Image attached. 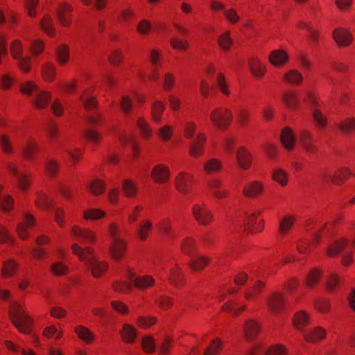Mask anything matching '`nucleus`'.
<instances>
[{
  "label": "nucleus",
  "mask_w": 355,
  "mask_h": 355,
  "mask_svg": "<svg viewBox=\"0 0 355 355\" xmlns=\"http://www.w3.org/2000/svg\"><path fill=\"white\" fill-rule=\"evenodd\" d=\"M73 253L76 254L80 261H86L87 267L91 270L92 276L95 278L100 277L102 274L107 271V263L97 260L94 249L91 247L81 248L78 243H73L71 245Z\"/></svg>",
  "instance_id": "obj_1"
},
{
  "label": "nucleus",
  "mask_w": 355,
  "mask_h": 355,
  "mask_svg": "<svg viewBox=\"0 0 355 355\" xmlns=\"http://www.w3.org/2000/svg\"><path fill=\"white\" fill-rule=\"evenodd\" d=\"M9 317L12 324L21 332L31 331L32 319L26 311L22 304L12 302L9 306Z\"/></svg>",
  "instance_id": "obj_2"
},
{
  "label": "nucleus",
  "mask_w": 355,
  "mask_h": 355,
  "mask_svg": "<svg viewBox=\"0 0 355 355\" xmlns=\"http://www.w3.org/2000/svg\"><path fill=\"white\" fill-rule=\"evenodd\" d=\"M209 119L215 126L220 130H226L231 124L233 116L230 109L220 107L211 112Z\"/></svg>",
  "instance_id": "obj_3"
},
{
  "label": "nucleus",
  "mask_w": 355,
  "mask_h": 355,
  "mask_svg": "<svg viewBox=\"0 0 355 355\" xmlns=\"http://www.w3.org/2000/svg\"><path fill=\"white\" fill-rule=\"evenodd\" d=\"M260 212H241L238 216L237 220L243 222L245 230L252 234H257L261 232L264 229V221L261 220L258 222L257 225L254 226Z\"/></svg>",
  "instance_id": "obj_4"
},
{
  "label": "nucleus",
  "mask_w": 355,
  "mask_h": 355,
  "mask_svg": "<svg viewBox=\"0 0 355 355\" xmlns=\"http://www.w3.org/2000/svg\"><path fill=\"white\" fill-rule=\"evenodd\" d=\"M266 304L269 311L275 314L283 313L287 307V301L280 292H273L266 298Z\"/></svg>",
  "instance_id": "obj_5"
},
{
  "label": "nucleus",
  "mask_w": 355,
  "mask_h": 355,
  "mask_svg": "<svg viewBox=\"0 0 355 355\" xmlns=\"http://www.w3.org/2000/svg\"><path fill=\"white\" fill-rule=\"evenodd\" d=\"M192 213L194 218L200 225L207 226L213 221V214L205 204L194 205L192 208Z\"/></svg>",
  "instance_id": "obj_6"
},
{
  "label": "nucleus",
  "mask_w": 355,
  "mask_h": 355,
  "mask_svg": "<svg viewBox=\"0 0 355 355\" xmlns=\"http://www.w3.org/2000/svg\"><path fill=\"white\" fill-rule=\"evenodd\" d=\"M72 12L73 8L69 3L62 2L58 5L56 10V17L61 26L64 27H69L71 26Z\"/></svg>",
  "instance_id": "obj_7"
},
{
  "label": "nucleus",
  "mask_w": 355,
  "mask_h": 355,
  "mask_svg": "<svg viewBox=\"0 0 355 355\" xmlns=\"http://www.w3.org/2000/svg\"><path fill=\"white\" fill-rule=\"evenodd\" d=\"M332 36L336 43L340 47L348 46L353 40L352 33L345 28H336L332 33Z\"/></svg>",
  "instance_id": "obj_8"
},
{
  "label": "nucleus",
  "mask_w": 355,
  "mask_h": 355,
  "mask_svg": "<svg viewBox=\"0 0 355 355\" xmlns=\"http://www.w3.org/2000/svg\"><path fill=\"white\" fill-rule=\"evenodd\" d=\"M151 178L157 184L166 183L170 178L169 168L163 164L155 166L151 171Z\"/></svg>",
  "instance_id": "obj_9"
},
{
  "label": "nucleus",
  "mask_w": 355,
  "mask_h": 355,
  "mask_svg": "<svg viewBox=\"0 0 355 355\" xmlns=\"http://www.w3.org/2000/svg\"><path fill=\"white\" fill-rule=\"evenodd\" d=\"M72 234L75 239L82 243H95L96 235L94 232L89 229L82 228L79 226L72 227Z\"/></svg>",
  "instance_id": "obj_10"
},
{
  "label": "nucleus",
  "mask_w": 355,
  "mask_h": 355,
  "mask_svg": "<svg viewBox=\"0 0 355 355\" xmlns=\"http://www.w3.org/2000/svg\"><path fill=\"white\" fill-rule=\"evenodd\" d=\"M7 168L13 176L17 178L19 189L24 191L28 190L31 184V175L26 173H19L13 164H8Z\"/></svg>",
  "instance_id": "obj_11"
},
{
  "label": "nucleus",
  "mask_w": 355,
  "mask_h": 355,
  "mask_svg": "<svg viewBox=\"0 0 355 355\" xmlns=\"http://www.w3.org/2000/svg\"><path fill=\"white\" fill-rule=\"evenodd\" d=\"M35 225V218L30 213H26L24 216V221L21 222L17 227L18 236L22 240L28 239L29 236L28 229Z\"/></svg>",
  "instance_id": "obj_12"
},
{
  "label": "nucleus",
  "mask_w": 355,
  "mask_h": 355,
  "mask_svg": "<svg viewBox=\"0 0 355 355\" xmlns=\"http://www.w3.org/2000/svg\"><path fill=\"white\" fill-rule=\"evenodd\" d=\"M300 143L305 151L308 153L316 155L319 148L313 144L312 134L307 131L303 130L299 136Z\"/></svg>",
  "instance_id": "obj_13"
},
{
  "label": "nucleus",
  "mask_w": 355,
  "mask_h": 355,
  "mask_svg": "<svg viewBox=\"0 0 355 355\" xmlns=\"http://www.w3.org/2000/svg\"><path fill=\"white\" fill-rule=\"evenodd\" d=\"M192 175L186 172L180 173L175 178L176 189L183 193L189 192L192 185Z\"/></svg>",
  "instance_id": "obj_14"
},
{
  "label": "nucleus",
  "mask_w": 355,
  "mask_h": 355,
  "mask_svg": "<svg viewBox=\"0 0 355 355\" xmlns=\"http://www.w3.org/2000/svg\"><path fill=\"white\" fill-rule=\"evenodd\" d=\"M263 185L259 181H252L246 183L243 189L242 193L245 198H257L261 195Z\"/></svg>",
  "instance_id": "obj_15"
},
{
  "label": "nucleus",
  "mask_w": 355,
  "mask_h": 355,
  "mask_svg": "<svg viewBox=\"0 0 355 355\" xmlns=\"http://www.w3.org/2000/svg\"><path fill=\"white\" fill-rule=\"evenodd\" d=\"M168 282L172 286L177 288H182L186 283L184 275L181 268L177 264L171 269L168 275Z\"/></svg>",
  "instance_id": "obj_16"
},
{
  "label": "nucleus",
  "mask_w": 355,
  "mask_h": 355,
  "mask_svg": "<svg viewBox=\"0 0 355 355\" xmlns=\"http://www.w3.org/2000/svg\"><path fill=\"white\" fill-rule=\"evenodd\" d=\"M248 66L252 76L257 79H261L267 71L266 66L255 56L249 59Z\"/></svg>",
  "instance_id": "obj_17"
},
{
  "label": "nucleus",
  "mask_w": 355,
  "mask_h": 355,
  "mask_svg": "<svg viewBox=\"0 0 355 355\" xmlns=\"http://www.w3.org/2000/svg\"><path fill=\"white\" fill-rule=\"evenodd\" d=\"M206 141V136L202 134H198L195 141L191 143L189 154L193 157H199L204 153V144Z\"/></svg>",
  "instance_id": "obj_18"
},
{
  "label": "nucleus",
  "mask_w": 355,
  "mask_h": 355,
  "mask_svg": "<svg viewBox=\"0 0 355 355\" xmlns=\"http://www.w3.org/2000/svg\"><path fill=\"white\" fill-rule=\"evenodd\" d=\"M134 275L130 274V279L133 281L134 286L139 290L144 291L155 285V279L150 275L138 276L133 279Z\"/></svg>",
  "instance_id": "obj_19"
},
{
  "label": "nucleus",
  "mask_w": 355,
  "mask_h": 355,
  "mask_svg": "<svg viewBox=\"0 0 355 355\" xmlns=\"http://www.w3.org/2000/svg\"><path fill=\"white\" fill-rule=\"evenodd\" d=\"M113 259L119 261L123 259L126 252V243L123 239H115L110 249Z\"/></svg>",
  "instance_id": "obj_20"
},
{
  "label": "nucleus",
  "mask_w": 355,
  "mask_h": 355,
  "mask_svg": "<svg viewBox=\"0 0 355 355\" xmlns=\"http://www.w3.org/2000/svg\"><path fill=\"white\" fill-rule=\"evenodd\" d=\"M349 245V240L342 238L329 245L327 249V254L329 257H336Z\"/></svg>",
  "instance_id": "obj_21"
},
{
  "label": "nucleus",
  "mask_w": 355,
  "mask_h": 355,
  "mask_svg": "<svg viewBox=\"0 0 355 355\" xmlns=\"http://www.w3.org/2000/svg\"><path fill=\"white\" fill-rule=\"evenodd\" d=\"M236 158L240 167L244 170L250 168L252 164V155L243 146L239 148L236 152Z\"/></svg>",
  "instance_id": "obj_22"
},
{
  "label": "nucleus",
  "mask_w": 355,
  "mask_h": 355,
  "mask_svg": "<svg viewBox=\"0 0 355 355\" xmlns=\"http://www.w3.org/2000/svg\"><path fill=\"white\" fill-rule=\"evenodd\" d=\"M157 226L159 234L171 239H174L178 236L175 230L172 227V222L169 218H165L160 220Z\"/></svg>",
  "instance_id": "obj_23"
},
{
  "label": "nucleus",
  "mask_w": 355,
  "mask_h": 355,
  "mask_svg": "<svg viewBox=\"0 0 355 355\" xmlns=\"http://www.w3.org/2000/svg\"><path fill=\"white\" fill-rule=\"evenodd\" d=\"M280 140L282 145L288 150H292L295 142V138L293 130L289 127L282 129L280 135Z\"/></svg>",
  "instance_id": "obj_24"
},
{
  "label": "nucleus",
  "mask_w": 355,
  "mask_h": 355,
  "mask_svg": "<svg viewBox=\"0 0 355 355\" xmlns=\"http://www.w3.org/2000/svg\"><path fill=\"white\" fill-rule=\"evenodd\" d=\"M93 92L94 89L92 87H88L83 92L80 97V100L84 102V107L87 110L95 109L98 106V102L96 97L90 96Z\"/></svg>",
  "instance_id": "obj_25"
},
{
  "label": "nucleus",
  "mask_w": 355,
  "mask_h": 355,
  "mask_svg": "<svg viewBox=\"0 0 355 355\" xmlns=\"http://www.w3.org/2000/svg\"><path fill=\"white\" fill-rule=\"evenodd\" d=\"M268 58L272 65L279 67L288 62V55L284 50L277 49L272 51Z\"/></svg>",
  "instance_id": "obj_26"
},
{
  "label": "nucleus",
  "mask_w": 355,
  "mask_h": 355,
  "mask_svg": "<svg viewBox=\"0 0 355 355\" xmlns=\"http://www.w3.org/2000/svg\"><path fill=\"white\" fill-rule=\"evenodd\" d=\"M352 175V172L347 167H342L337 170L331 177V182L336 185H342Z\"/></svg>",
  "instance_id": "obj_27"
},
{
  "label": "nucleus",
  "mask_w": 355,
  "mask_h": 355,
  "mask_svg": "<svg viewBox=\"0 0 355 355\" xmlns=\"http://www.w3.org/2000/svg\"><path fill=\"white\" fill-rule=\"evenodd\" d=\"M309 323V316L304 311L297 312L293 318V327L297 330H302Z\"/></svg>",
  "instance_id": "obj_28"
},
{
  "label": "nucleus",
  "mask_w": 355,
  "mask_h": 355,
  "mask_svg": "<svg viewBox=\"0 0 355 355\" xmlns=\"http://www.w3.org/2000/svg\"><path fill=\"white\" fill-rule=\"evenodd\" d=\"M37 144L32 139H28L26 146L22 148L23 156L28 160H33L34 155L39 151Z\"/></svg>",
  "instance_id": "obj_29"
},
{
  "label": "nucleus",
  "mask_w": 355,
  "mask_h": 355,
  "mask_svg": "<svg viewBox=\"0 0 355 355\" xmlns=\"http://www.w3.org/2000/svg\"><path fill=\"white\" fill-rule=\"evenodd\" d=\"M153 224L150 220L141 221L137 228V234L138 238L141 241H145L152 230Z\"/></svg>",
  "instance_id": "obj_30"
},
{
  "label": "nucleus",
  "mask_w": 355,
  "mask_h": 355,
  "mask_svg": "<svg viewBox=\"0 0 355 355\" xmlns=\"http://www.w3.org/2000/svg\"><path fill=\"white\" fill-rule=\"evenodd\" d=\"M283 101L290 109L297 108L300 103L297 93L293 91L285 92L283 94Z\"/></svg>",
  "instance_id": "obj_31"
},
{
  "label": "nucleus",
  "mask_w": 355,
  "mask_h": 355,
  "mask_svg": "<svg viewBox=\"0 0 355 355\" xmlns=\"http://www.w3.org/2000/svg\"><path fill=\"white\" fill-rule=\"evenodd\" d=\"M315 127L322 130L327 125V118L321 112L320 109H314L312 113Z\"/></svg>",
  "instance_id": "obj_32"
},
{
  "label": "nucleus",
  "mask_w": 355,
  "mask_h": 355,
  "mask_svg": "<svg viewBox=\"0 0 355 355\" xmlns=\"http://www.w3.org/2000/svg\"><path fill=\"white\" fill-rule=\"evenodd\" d=\"M295 218L291 215H285L279 223V232L282 235L286 234L294 225Z\"/></svg>",
  "instance_id": "obj_33"
},
{
  "label": "nucleus",
  "mask_w": 355,
  "mask_h": 355,
  "mask_svg": "<svg viewBox=\"0 0 355 355\" xmlns=\"http://www.w3.org/2000/svg\"><path fill=\"white\" fill-rule=\"evenodd\" d=\"M182 252L188 256H193L196 252V244L193 238L187 237L181 243Z\"/></svg>",
  "instance_id": "obj_34"
},
{
  "label": "nucleus",
  "mask_w": 355,
  "mask_h": 355,
  "mask_svg": "<svg viewBox=\"0 0 355 355\" xmlns=\"http://www.w3.org/2000/svg\"><path fill=\"white\" fill-rule=\"evenodd\" d=\"M284 80L298 85L302 84L303 76L297 70L291 69L284 74Z\"/></svg>",
  "instance_id": "obj_35"
},
{
  "label": "nucleus",
  "mask_w": 355,
  "mask_h": 355,
  "mask_svg": "<svg viewBox=\"0 0 355 355\" xmlns=\"http://www.w3.org/2000/svg\"><path fill=\"white\" fill-rule=\"evenodd\" d=\"M57 62L64 65L69 60V48L67 44L60 45L56 51Z\"/></svg>",
  "instance_id": "obj_36"
},
{
  "label": "nucleus",
  "mask_w": 355,
  "mask_h": 355,
  "mask_svg": "<svg viewBox=\"0 0 355 355\" xmlns=\"http://www.w3.org/2000/svg\"><path fill=\"white\" fill-rule=\"evenodd\" d=\"M165 110V105L160 101H155L151 107V115L153 119L156 122H159Z\"/></svg>",
  "instance_id": "obj_37"
},
{
  "label": "nucleus",
  "mask_w": 355,
  "mask_h": 355,
  "mask_svg": "<svg viewBox=\"0 0 355 355\" xmlns=\"http://www.w3.org/2000/svg\"><path fill=\"white\" fill-rule=\"evenodd\" d=\"M18 264L12 259H8L3 263L1 268L2 275L5 278L12 276L16 272Z\"/></svg>",
  "instance_id": "obj_38"
},
{
  "label": "nucleus",
  "mask_w": 355,
  "mask_h": 355,
  "mask_svg": "<svg viewBox=\"0 0 355 355\" xmlns=\"http://www.w3.org/2000/svg\"><path fill=\"white\" fill-rule=\"evenodd\" d=\"M338 126L343 133H351L355 130V119L347 117L340 121Z\"/></svg>",
  "instance_id": "obj_39"
},
{
  "label": "nucleus",
  "mask_w": 355,
  "mask_h": 355,
  "mask_svg": "<svg viewBox=\"0 0 355 355\" xmlns=\"http://www.w3.org/2000/svg\"><path fill=\"white\" fill-rule=\"evenodd\" d=\"M42 28L46 33L49 37H54L55 29L53 26L52 19L49 15H45L40 21Z\"/></svg>",
  "instance_id": "obj_40"
},
{
  "label": "nucleus",
  "mask_w": 355,
  "mask_h": 355,
  "mask_svg": "<svg viewBox=\"0 0 355 355\" xmlns=\"http://www.w3.org/2000/svg\"><path fill=\"white\" fill-rule=\"evenodd\" d=\"M211 261L209 257L202 256L190 262V268L194 271H200L207 266Z\"/></svg>",
  "instance_id": "obj_41"
},
{
  "label": "nucleus",
  "mask_w": 355,
  "mask_h": 355,
  "mask_svg": "<svg viewBox=\"0 0 355 355\" xmlns=\"http://www.w3.org/2000/svg\"><path fill=\"white\" fill-rule=\"evenodd\" d=\"M42 75L45 81H53L56 75L55 66L51 63L45 64L42 68Z\"/></svg>",
  "instance_id": "obj_42"
},
{
  "label": "nucleus",
  "mask_w": 355,
  "mask_h": 355,
  "mask_svg": "<svg viewBox=\"0 0 355 355\" xmlns=\"http://www.w3.org/2000/svg\"><path fill=\"white\" fill-rule=\"evenodd\" d=\"M223 348V342L218 338H215L204 352V355H218Z\"/></svg>",
  "instance_id": "obj_43"
},
{
  "label": "nucleus",
  "mask_w": 355,
  "mask_h": 355,
  "mask_svg": "<svg viewBox=\"0 0 355 355\" xmlns=\"http://www.w3.org/2000/svg\"><path fill=\"white\" fill-rule=\"evenodd\" d=\"M265 287V283L262 281L258 280L255 282L254 285L248 289L245 293V297L246 300H250L259 295L263 288Z\"/></svg>",
  "instance_id": "obj_44"
},
{
  "label": "nucleus",
  "mask_w": 355,
  "mask_h": 355,
  "mask_svg": "<svg viewBox=\"0 0 355 355\" xmlns=\"http://www.w3.org/2000/svg\"><path fill=\"white\" fill-rule=\"evenodd\" d=\"M320 276L321 272L318 269H312L307 275V277L304 282L306 287L312 288L318 284L319 279H320Z\"/></svg>",
  "instance_id": "obj_45"
},
{
  "label": "nucleus",
  "mask_w": 355,
  "mask_h": 355,
  "mask_svg": "<svg viewBox=\"0 0 355 355\" xmlns=\"http://www.w3.org/2000/svg\"><path fill=\"white\" fill-rule=\"evenodd\" d=\"M137 125L142 137L148 139L152 135V130L148 122L142 117L138 119Z\"/></svg>",
  "instance_id": "obj_46"
},
{
  "label": "nucleus",
  "mask_w": 355,
  "mask_h": 355,
  "mask_svg": "<svg viewBox=\"0 0 355 355\" xmlns=\"http://www.w3.org/2000/svg\"><path fill=\"white\" fill-rule=\"evenodd\" d=\"M51 94L49 92L43 91L37 94L35 101V105L38 109H44L49 105Z\"/></svg>",
  "instance_id": "obj_47"
},
{
  "label": "nucleus",
  "mask_w": 355,
  "mask_h": 355,
  "mask_svg": "<svg viewBox=\"0 0 355 355\" xmlns=\"http://www.w3.org/2000/svg\"><path fill=\"white\" fill-rule=\"evenodd\" d=\"M10 49V54L14 59L19 60L21 58L23 54V46L19 40H15L11 43Z\"/></svg>",
  "instance_id": "obj_48"
},
{
  "label": "nucleus",
  "mask_w": 355,
  "mask_h": 355,
  "mask_svg": "<svg viewBox=\"0 0 355 355\" xmlns=\"http://www.w3.org/2000/svg\"><path fill=\"white\" fill-rule=\"evenodd\" d=\"M123 60V54L121 50L114 49L113 50L108 57L109 63L114 67L120 65Z\"/></svg>",
  "instance_id": "obj_49"
},
{
  "label": "nucleus",
  "mask_w": 355,
  "mask_h": 355,
  "mask_svg": "<svg viewBox=\"0 0 355 355\" xmlns=\"http://www.w3.org/2000/svg\"><path fill=\"white\" fill-rule=\"evenodd\" d=\"M171 47L178 51H187L189 47V44L187 40H180L178 37L174 36L170 40Z\"/></svg>",
  "instance_id": "obj_50"
},
{
  "label": "nucleus",
  "mask_w": 355,
  "mask_h": 355,
  "mask_svg": "<svg viewBox=\"0 0 355 355\" xmlns=\"http://www.w3.org/2000/svg\"><path fill=\"white\" fill-rule=\"evenodd\" d=\"M105 212L99 209H89L84 211L83 218L86 220H98L105 216Z\"/></svg>",
  "instance_id": "obj_51"
},
{
  "label": "nucleus",
  "mask_w": 355,
  "mask_h": 355,
  "mask_svg": "<svg viewBox=\"0 0 355 355\" xmlns=\"http://www.w3.org/2000/svg\"><path fill=\"white\" fill-rule=\"evenodd\" d=\"M122 189L128 197L132 198L136 196L137 187L132 180H125L122 184Z\"/></svg>",
  "instance_id": "obj_52"
},
{
  "label": "nucleus",
  "mask_w": 355,
  "mask_h": 355,
  "mask_svg": "<svg viewBox=\"0 0 355 355\" xmlns=\"http://www.w3.org/2000/svg\"><path fill=\"white\" fill-rule=\"evenodd\" d=\"M90 191L95 196L103 193L105 189V184L99 179L93 180L89 186Z\"/></svg>",
  "instance_id": "obj_53"
},
{
  "label": "nucleus",
  "mask_w": 355,
  "mask_h": 355,
  "mask_svg": "<svg viewBox=\"0 0 355 355\" xmlns=\"http://www.w3.org/2000/svg\"><path fill=\"white\" fill-rule=\"evenodd\" d=\"M35 205L41 209H48L52 206V201L49 197L44 193H40L37 196V198L35 200Z\"/></svg>",
  "instance_id": "obj_54"
},
{
  "label": "nucleus",
  "mask_w": 355,
  "mask_h": 355,
  "mask_svg": "<svg viewBox=\"0 0 355 355\" xmlns=\"http://www.w3.org/2000/svg\"><path fill=\"white\" fill-rule=\"evenodd\" d=\"M44 47L45 44L42 40L39 39L33 40L31 44V53L33 56H37L43 53Z\"/></svg>",
  "instance_id": "obj_55"
},
{
  "label": "nucleus",
  "mask_w": 355,
  "mask_h": 355,
  "mask_svg": "<svg viewBox=\"0 0 355 355\" xmlns=\"http://www.w3.org/2000/svg\"><path fill=\"white\" fill-rule=\"evenodd\" d=\"M272 180L278 182L282 186H285L288 183V175L286 173L281 169H275L272 173Z\"/></svg>",
  "instance_id": "obj_56"
},
{
  "label": "nucleus",
  "mask_w": 355,
  "mask_h": 355,
  "mask_svg": "<svg viewBox=\"0 0 355 355\" xmlns=\"http://www.w3.org/2000/svg\"><path fill=\"white\" fill-rule=\"evenodd\" d=\"M157 322V318L154 316H140L137 320V325L144 329H148Z\"/></svg>",
  "instance_id": "obj_57"
},
{
  "label": "nucleus",
  "mask_w": 355,
  "mask_h": 355,
  "mask_svg": "<svg viewBox=\"0 0 355 355\" xmlns=\"http://www.w3.org/2000/svg\"><path fill=\"white\" fill-rule=\"evenodd\" d=\"M0 146L2 151L6 154H12L13 153L10 139L5 134L0 135Z\"/></svg>",
  "instance_id": "obj_58"
},
{
  "label": "nucleus",
  "mask_w": 355,
  "mask_h": 355,
  "mask_svg": "<svg viewBox=\"0 0 355 355\" xmlns=\"http://www.w3.org/2000/svg\"><path fill=\"white\" fill-rule=\"evenodd\" d=\"M141 345L144 351L148 354L154 352L155 349V340L150 336H146L142 338Z\"/></svg>",
  "instance_id": "obj_59"
},
{
  "label": "nucleus",
  "mask_w": 355,
  "mask_h": 355,
  "mask_svg": "<svg viewBox=\"0 0 355 355\" xmlns=\"http://www.w3.org/2000/svg\"><path fill=\"white\" fill-rule=\"evenodd\" d=\"M232 42V40L230 37V33L228 31L222 34L218 40V45L224 51L229 50Z\"/></svg>",
  "instance_id": "obj_60"
},
{
  "label": "nucleus",
  "mask_w": 355,
  "mask_h": 355,
  "mask_svg": "<svg viewBox=\"0 0 355 355\" xmlns=\"http://www.w3.org/2000/svg\"><path fill=\"white\" fill-rule=\"evenodd\" d=\"M340 284V279L336 275H331L329 276L327 283H326V289L328 292L331 293L334 292L337 287H338Z\"/></svg>",
  "instance_id": "obj_61"
},
{
  "label": "nucleus",
  "mask_w": 355,
  "mask_h": 355,
  "mask_svg": "<svg viewBox=\"0 0 355 355\" xmlns=\"http://www.w3.org/2000/svg\"><path fill=\"white\" fill-rule=\"evenodd\" d=\"M245 333H259L261 330L260 323L253 319L248 320L244 324Z\"/></svg>",
  "instance_id": "obj_62"
},
{
  "label": "nucleus",
  "mask_w": 355,
  "mask_h": 355,
  "mask_svg": "<svg viewBox=\"0 0 355 355\" xmlns=\"http://www.w3.org/2000/svg\"><path fill=\"white\" fill-rule=\"evenodd\" d=\"M313 249V243L308 239L299 241L297 245V250L301 254L309 253Z\"/></svg>",
  "instance_id": "obj_63"
},
{
  "label": "nucleus",
  "mask_w": 355,
  "mask_h": 355,
  "mask_svg": "<svg viewBox=\"0 0 355 355\" xmlns=\"http://www.w3.org/2000/svg\"><path fill=\"white\" fill-rule=\"evenodd\" d=\"M266 355H287V350L281 344L273 345L266 351Z\"/></svg>",
  "instance_id": "obj_64"
}]
</instances>
